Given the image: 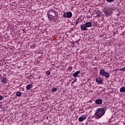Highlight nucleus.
<instances>
[{
	"label": "nucleus",
	"instance_id": "f257e3e1",
	"mask_svg": "<svg viewBox=\"0 0 125 125\" xmlns=\"http://www.w3.org/2000/svg\"><path fill=\"white\" fill-rule=\"evenodd\" d=\"M106 109V107L99 108L96 110L95 117L97 120H99V119L102 118L103 116L105 115Z\"/></svg>",
	"mask_w": 125,
	"mask_h": 125
},
{
	"label": "nucleus",
	"instance_id": "f03ea898",
	"mask_svg": "<svg viewBox=\"0 0 125 125\" xmlns=\"http://www.w3.org/2000/svg\"><path fill=\"white\" fill-rule=\"evenodd\" d=\"M48 18H50V19H53L54 20L55 19H57V16L58 15V13L55 12V11L49 10L47 12Z\"/></svg>",
	"mask_w": 125,
	"mask_h": 125
},
{
	"label": "nucleus",
	"instance_id": "7ed1b4c3",
	"mask_svg": "<svg viewBox=\"0 0 125 125\" xmlns=\"http://www.w3.org/2000/svg\"><path fill=\"white\" fill-rule=\"evenodd\" d=\"M99 75H100L102 77H105L106 79H108V78H110V74L109 73V72L105 71V69H104L100 70Z\"/></svg>",
	"mask_w": 125,
	"mask_h": 125
},
{
	"label": "nucleus",
	"instance_id": "20e7f679",
	"mask_svg": "<svg viewBox=\"0 0 125 125\" xmlns=\"http://www.w3.org/2000/svg\"><path fill=\"white\" fill-rule=\"evenodd\" d=\"M72 16H73V14L71 12L64 13L63 14V17H64V18H72Z\"/></svg>",
	"mask_w": 125,
	"mask_h": 125
},
{
	"label": "nucleus",
	"instance_id": "39448f33",
	"mask_svg": "<svg viewBox=\"0 0 125 125\" xmlns=\"http://www.w3.org/2000/svg\"><path fill=\"white\" fill-rule=\"evenodd\" d=\"M104 13L106 16H111L113 12H111L109 8H107L105 11H104Z\"/></svg>",
	"mask_w": 125,
	"mask_h": 125
},
{
	"label": "nucleus",
	"instance_id": "423d86ee",
	"mask_svg": "<svg viewBox=\"0 0 125 125\" xmlns=\"http://www.w3.org/2000/svg\"><path fill=\"white\" fill-rule=\"evenodd\" d=\"M0 80L1 84H3V85H5L7 83V79L6 78L2 77L0 79Z\"/></svg>",
	"mask_w": 125,
	"mask_h": 125
},
{
	"label": "nucleus",
	"instance_id": "0eeeda50",
	"mask_svg": "<svg viewBox=\"0 0 125 125\" xmlns=\"http://www.w3.org/2000/svg\"><path fill=\"white\" fill-rule=\"evenodd\" d=\"M95 102L97 105H101L103 103V100L101 99H98L95 100Z\"/></svg>",
	"mask_w": 125,
	"mask_h": 125
},
{
	"label": "nucleus",
	"instance_id": "6e6552de",
	"mask_svg": "<svg viewBox=\"0 0 125 125\" xmlns=\"http://www.w3.org/2000/svg\"><path fill=\"white\" fill-rule=\"evenodd\" d=\"M85 119H86V115H83L81 117L79 118L78 121L79 122H83V121H84Z\"/></svg>",
	"mask_w": 125,
	"mask_h": 125
},
{
	"label": "nucleus",
	"instance_id": "1a4fd4ad",
	"mask_svg": "<svg viewBox=\"0 0 125 125\" xmlns=\"http://www.w3.org/2000/svg\"><path fill=\"white\" fill-rule=\"evenodd\" d=\"M96 82L98 84H102V83H103V80L100 78H97Z\"/></svg>",
	"mask_w": 125,
	"mask_h": 125
},
{
	"label": "nucleus",
	"instance_id": "9d476101",
	"mask_svg": "<svg viewBox=\"0 0 125 125\" xmlns=\"http://www.w3.org/2000/svg\"><path fill=\"white\" fill-rule=\"evenodd\" d=\"M82 22H83L82 19L81 18H78L75 22V26H78V24H79V23H82Z\"/></svg>",
	"mask_w": 125,
	"mask_h": 125
},
{
	"label": "nucleus",
	"instance_id": "9b49d317",
	"mask_svg": "<svg viewBox=\"0 0 125 125\" xmlns=\"http://www.w3.org/2000/svg\"><path fill=\"white\" fill-rule=\"evenodd\" d=\"M81 29L82 31H87L88 30V29H87V27H86L85 24L81 25Z\"/></svg>",
	"mask_w": 125,
	"mask_h": 125
},
{
	"label": "nucleus",
	"instance_id": "f8f14e48",
	"mask_svg": "<svg viewBox=\"0 0 125 125\" xmlns=\"http://www.w3.org/2000/svg\"><path fill=\"white\" fill-rule=\"evenodd\" d=\"M81 71H77L75 72L73 74V77L74 78H77L79 76V74H80Z\"/></svg>",
	"mask_w": 125,
	"mask_h": 125
},
{
	"label": "nucleus",
	"instance_id": "ddd939ff",
	"mask_svg": "<svg viewBox=\"0 0 125 125\" xmlns=\"http://www.w3.org/2000/svg\"><path fill=\"white\" fill-rule=\"evenodd\" d=\"M85 25L87 28H89V27H91V26H92V23H91V22L90 21H88L85 22Z\"/></svg>",
	"mask_w": 125,
	"mask_h": 125
},
{
	"label": "nucleus",
	"instance_id": "4468645a",
	"mask_svg": "<svg viewBox=\"0 0 125 125\" xmlns=\"http://www.w3.org/2000/svg\"><path fill=\"white\" fill-rule=\"evenodd\" d=\"M108 9H109V10L111 12H113V11L116 10V8L115 7H111L110 8H108Z\"/></svg>",
	"mask_w": 125,
	"mask_h": 125
},
{
	"label": "nucleus",
	"instance_id": "2eb2a0df",
	"mask_svg": "<svg viewBox=\"0 0 125 125\" xmlns=\"http://www.w3.org/2000/svg\"><path fill=\"white\" fill-rule=\"evenodd\" d=\"M32 86H33V85L32 84H28L26 86V89L27 90H30V89H31V87H32Z\"/></svg>",
	"mask_w": 125,
	"mask_h": 125
},
{
	"label": "nucleus",
	"instance_id": "dca6fc26",
	"mask_svg": "<svg viewBox=\"0 0 125 125\" xmlns=\"http://www.w3.org/2000/svg\"><path fill=\"white\" fill-rule=\"evenodd\" d=\"M120 92H125V87L123 86V87H121L120 89Z\"/></svg>",
	"mask_w": 125,
	"mask_h": 125
},
{
	"label": "nucleus",
	"instance_id": "f3484780",
	"mask_svg": "<svg viewBox=\"0 0 125 125\" xmlns=\"http://www.w3.org/2000/svg\"><path fill=\"white\" fill-rule=\"evenodd\" d=\"M16 95L17 96L20 97L21 96V95H22V93H21V92L20 91H18V92H17Z\"/></svg>",
	"mask_w": 125,
	"mask_h": 125
},
{
	"label": "nucleus",
	"instance_id": "a211bd4d",
	"mask_svg": "<svg viewBox=\"0 0 125 125\" xmlns=\"http://www.w3.org/2000/svg\"><path fill=\"white\" fill-rule=\"evenodd\" d=\"M52 92H56V91H57V88H52Z\"/></svg>",
	"mask_w": 125,
	"mask_h": 125
},
{
	"label": "nucleus",
	"instance_id": "6ab92c4d",
	"mask_svg": "<svg viewBox=\"0 0 125 125\" xmlns=\"http://www.w3.org/2000/svg\"><path fill=\"white\" fill-rule=\"evenodd\" d=\"M96 13L97 14V17H98V18H99V17H100V13H99V12H96Z\"/></svg>",
	"mask_w": 125,
	"mask_h": 125
},
{
	"label": "nucleus",
	"instance_id": "aec40b11",
	"mask_svg": "<svg viewBox=\"0 0 125 125\" xmlns=\"http://www.w3.org/2000/svg\"><path fill=\"white\" fill-rule=\"evenodd\" d=\"M107 2H114L115 0H106Z\"/></svg>",
	"mask_w": 125,
	"mask_h": 125
},
{
	"label": "nucleus",
	"instance_id": "412c9836",
	"mask_svg": "<svg viewBox=\"0 0 125 125\" xmlns=\"http://www.w3.org/2000/svg\"><path fill=\"white\" fill-rule=\"evenodd\" d=\"M119 71H123V72H125V66L123 68L120 69Z\"/></svg>",
	"mask_w": 125,
	"mask_h": 125
},
{
	"label": "nucleus",
	"instance_id": "4be33fe9",
	"mask_svg": "<svg viewBox=\"0 0 125 125\" xmlns=\"http://www.w3.org/2000/svg\"><path fill=\"white\" fill-rule=\"evenodd\" d=\"M46 74L47 75V76H49L50 75V72H49V71H47L46 72Z\"/></svg>",
	"mask_w": 125,
	"mask_h": 125
},
{
	"label": "nucleus",
	"instance_id": "5701e85b",
	"mask_svg": "<svg viewBox=\"0 0 125 125\" xmlns=\"http://www.w3.org/2000/svg\"><path fill=\"white\" fill-rule=\"evenodd\" d=\"M73 67H72V66H70L68 67V70H69V71H72Z\"/></svg>",
	"mask_w": 125,
	"mask_h": 125
},
{
	"label": "nucleus",
	"instance_id": "b1692460",
	"mask_svg": "<svg viewBox=\"0 0 125 125\" xmlns=\"http://www.w3.org/2000/svg\"><path fill=\"white\" fill-rule=\"evenodd\" d=\"M76 82H77V79H76L75 80H74L72 83L71 84H73V83H76Z\"/></svg>",
	"mask_w": 125,
	"mask_h": 125
},
{
	"label": "nucleus",
	"instance_id": "393cba45",
	"mask_svg": "<svg viewBox=\"0 0 125 125\" xmlns=\"http://www.w3.org/2000/svg\"><path fill=\"white\" fill-rule=\"evenodd\" d=\"M3 97L1 96V95H0V101L2 100Z\"/></svg>",
	"mask_w": 125,
	"mask_h": 125
},
{
	"label": "nucleus",
	"instance_id": "a878e982",
	"mask_svg": "<svg viewBox=\"0 0 125 125\" xmlns=\"http://www.w3.org/2000/svg\"><path fill=\"white\" fill-rule=\"evenodd\" d=\"M1 77V74H0V78Z\"/></svg>",
	"mask_w": 125,
	"mask_h": 125
},
{
	"label": "nucleus",
	"instance_id": "bb28decb",
	"mask_svg": "<svg viewBox=\"0 0 125 125\" xmlns=\"http://www.w3.org/2000/svg\"><path fill=\"white\" fill-rule=\"evenodd\" d=\"M109 122H111V119H109Z\"/></svg>",
	"mask_w": 125,
	"mask_h": 125
}]
</instances>
